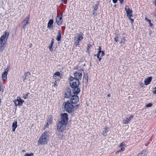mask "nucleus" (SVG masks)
Here are the masks:
<instances>
[{
  "instance_id": "obj_1",
  "label": "nucleus",
  "mask_w": 156,
  "mask_h": 156,
  "mask_svg": "<svg viewBox=\"0 0 156 156\" xmlns=\"http://www.w3.org/2000/svg\"><path fill=\"white\" fill-rule=\"evenodd\" d=\"M9 35V32L5 31L0 38V51L2 52L5 49L7 44V40Z\"/></svg>"
},
{
  "instance_id": "obj_2",
  "label": "nucleus",
  "mask_w": 156,
  "mask_h": 156,
  "mask_svg": "<svg viewBox=\"0 0 156 156\" xmlns=\"http://www.w3.org/2000/svg\"><path fill=\"white\" fill-rule=\"evenodd\" d=\"M49 134L48 131H46L44 132L40 137L38 140V143L41 145L47 144L49 137Z\"/></svg>"
},
{
  "instance_id": "obj_3",
  "label": "nucleus",
  "mask_w": 156,
  "mask_h": 156,
  "mask_svg": "<svg viewBox=\"0 0 156 156\" xmlns=\"http://www.w3.org/2000/svg\"><path fill=\"white\" fill-rule=\"evenodd\" d=\"M64 108L65 110L68 112H71L73 109V105L69 101H68L64 103Z\"/></svg>"
},
{
  "instance_id": "obj_4",
  "label": "nucleus",
  "mask_w": 156,
  "mask_h": 156,
  "mask_svg": "<svg viewBox=\"0 0 156 156\" xmlns=\"http://www.w3.org/2000/svg\"><path fill=\"white\" fill-rule=\"evenodd\" d=\"M70 84L72 88L78 87L79 85V81L77 80H75L73 77L70 76L69 78Z\"/></svg>"
},
{
  "instance_id": "obj_5",
  "label": "nucleus",
  "mask_w": 156,
  "mask_h": 156,
  "mask_svg": "<svg viewBox=\"0 0 156 156\" xmlns=\"http://www.w3.org/2000/svg\"><path fill=\"white\" fill-rule=\"evenodd\" d=\"M66 124L63 123V122H59L57 125V130L58 131L62 132L63 131L66 127Z\"/></svg>"
},
{
  "instance_id": "obj_6",
  "label": "nucleus",
  "mask_w": 156,
  "mask_h": 156,
  "mask_svg": "<svg viewBox=\"0 0 156 156\" xmlns=\"http://www.w3.org/2000/svg\"><path fill=\"white\" fill-rule=\"evenodd\" d=\"M74 78L75 80H81L82 76V74L81 71L77 70L76 72L74 73Z\"/></svg>"
},
{
  "instance_id": "obj_7",
  "label": "nucleus",
  "mask_w": 156,
  "mask_h": 156,
  "mask_svg": "<svg viewBox=\"0 0 156 156\" xmlns=\"http://www.w3.org/2000/svg\"><path fill=\"white\" fill-rule=\"evenodd\" d=\"M79 101V97L77 95H74L71 97L70 101L72 104H76Z\"/></svg>"
},
{
  "instance_id": "obj_8",
  "label": "nucleus",
  "mask_w": 156,
  "mask_h": 156,
  "mask_svg": "<svg viewBox=\"0 0 156 156\" xmlns=\"http://www.w3.org/2000/svg\"><path fill=\"white\" fill-rule=\"evenodd\" d=\"M62 120L60 122H63V123L66 124L68 121V115L66 113H64L61 114Z\"/></svg>"
},
{
  "instance_id": "obj_9",
  "label": "nucleus",
  "mask_w": 156,
  "mask_h": 156,
  "mask_svg": "<svg viewBox=\"0 0 156 156\" xmlns=\"http://www.w3.org/2000/svg\"><path fill=\"white\" fill-rule=\"evenodd\" d=\"M125 10L126 11L127 16L129 18H130L132 16V11L130 9L128 5H126L125 8Z\"/></svg>"
},
{
  "instance_id": "obj_10",
  "label": "nucleus",
  "mask_w": 156,
  "mask_h": 156,
  "mask_svg": "<svg viewBox=\"0 0 156 156\" xmlns=\"http://www.w3.org/2000/svg\"><path fill=\"white\" fill-rule=\"evenodd\" d=\"M24 101V100L21 99L19 97H17L16 100L14 101V102L16 105L22 106Z\"/></svg>"
},
{
  "instance_id": "obj_11",
  "label": "nucleus",
  "mask_w": 156,
  "mask_h": 156,
  "mask_svg": "<svg viewBox=\"0 0 156 156\" xmlns=\"http://www.w3.org/2000/svg\"><path fill=\"white\" fill-rule=\"evenodd\" d=\"M62 13L61 14L58 16H57L56 18V21L57 24L59 25H61L62 23L63 20L62 19Z\"/></svg>"
},
{
  "instance_id": "obj_12",
  "label": "nucleus",
  "mask_w": 156,
  "mask_h": 156,
  "mask_svg": "<svg viewBox=\"0 0 156 156\" xmlns=\"http://www.w3.org/2000/svg\"><path fill=\"white\" fill-rule=\"evenodd\" d=\"M9 68L7 67L5 70L4 72L2 73V78L3 80L5 81L7 79V76L9 71Z\"/></svg>"
},
{
  "instance_id": "obj_13",
  "label": "nucleus",
  "mask_w": 156,
  "mask_h": 156,
  "mask_svg": "<svg viewBox=\"0 0 156 156\" xmlns=\"http://www.w3.org/2000/svg\"><path fill=\"white\" fill-rule=\"evenodd\" d=\"M30 18V16H27L26 18L23 20V28L24 29L29 24V19Z\"/></svg>"
},
{
  "instance_id": "obj_14",
  "label": "nucleus",
  "mask_w": 156,
  "mask_h": 156,
  "mask_svg": "<svg viewBox=\"0 0 156 156\" xmlns=\"http://www.w3.org/2000/svg\"><path fill=\"white\" fill-rule=\"evenodd\" d=\"M72 88L73 89L72 91L74 94H77L80 92V89L78 87H76Z\"/></svg>"
},
{
  "instance_id": "obj_15",
  "label": "nucleus",
  "mask_w": 156,
  "mask_h": 156,
  "mask_svg": "<svg viewBox=\"0 0 156 156\" xmlns=\"http://www.w3.org/2000/svg\"><path fill=\"white\" fill-rule=\"evenodd\" d=\"M134 117L133 115H131L130 116L129 118H126L124 119L122 122L123 123V124H128L129 122L131 120V119Z\"/></svg>"
},
{
  "instance_id": "obj_16",
  "label": "nucleus",
  "mask_w": 156,
  "mask_h": 156,
  "mask_svg": "<svg viewBox=\"0 0 156 156\" xmlns=\"http://www.w3.org/2000/svg\"><path fill=\"white\" fill-rule=\"evenodd\" d=\"M152 78L151 76L148 77L144 80V84L147 85L149 84L152 80Z\"/></svg>"
},
{
  "instance_id": "obj_17",
  "label": "nucleus",
  "mask_w": 156,
  "mask_h": 156,
  "mask_svg": "<svg viewBox=\"0 0 156 156\" xmlns=\"http://www.w3.org/2000/svg\"><path fill=\"white\" fill-rule=\"evenodd\" d=\"M109 128L107 126H105L104 128V130L103 131L102 134L103 135L105 136L107 135L108 133Z\"/></svg>"
},
{
  "instance_id": "obj_18",
  "label": "nucleus",
  "mask_w": 156,
  "mask_h": 156,
  "mask_svg": "<svg viewBox=\"0 0 156 156\" xmlns=\"http://www.w3.org/2000/svg\"><path fill=\"white\" fill-rule=\"evenodd\" d=\"M30 76V73L29 72H27L24 74L23 77L24 78V80H27Z\"/></svg>"
},
{
  "instance_id": "obj_19",
  "label": "nucleus",
  "mask_w": 156,
  "mask_h": 156,
  "mask_svg": "<svg viewBox=\"0 0 156 156\" xmlns=\"http://www.w3.org/2000/svg\"><path fill=\"white\" fill-rule=\"evenodd\" d=\"M53 20H50L48 22V23L47 27L48 28H52L53 27Z\"/></svg>"
},
{
  "instance_id": "obj_20",
  "label": "nucleus",
  "mask_w": 156,
  "mask_h": 156,
  "mask_svg": "<svg viewBox=\"0 0 156 156\" xmlns=\"http://www.w3.org/2000/svg\"><path fill=\"white\" fill-rule=\"evenodd\" d=\"M83 34L82 32H80L79 34H78V37L77 39L78 41H81L83 38Z\"/></svg>"
},
{
  "instance_id": "obj_21",
  "label": "nucleus",
  "mask_w": 156,
  "mask_h": 156,
  "mask_svg": "<svg viewBox=\"0 0 156 156\" xmlns=\"http://www.w3.org/2000/svg\"><path fill=\"white\" fill-rule=\"evenodd\" d=\"M61 32L60 30H59L58 31V34L56 40L58 41H59L61 40Z\"/></svg>"
},
{
  "instance_id": "obj_22",
  "label": "nucleus",
  "mask_w": 156,
  "mask_h": 156,
  "mask_svg": "<svg viewBox=\"0 0 156 156\" xmlns=\"http://www.w3.org/2000/svg\"><path fill=\"white\" fill-rule=\"evenodd\" d=\"M17 121H15L14 122L12 125V131L13 132H14L15 131L17 127Z\"/></svg>"
},
{
  "instance_id": "obj_23",
  "label": "nucleus",
  "mask_w": 156,
  "mask_h": 156,
  "mask_svg": "<svg viewBox=\"0 0 156 156\" xmlns=\"http://www.w3.org/2000/svg\"><path fill=\"white\" fill-rule=\"evenodd\" d=\"M92 45L91 44H89L88 45L87 48V52H88L89 53L92 51Z\"/></svg>"
},
{
  "instance_id": "obj_24",
  "label": "nucleus",
  "mask_w": 156,
  "mask_h": 156,
  "mask_svg": "<svg viewBox=\"0 0 156 156\" xmlns=\"http://www.w3.org/2000/svg\"><path fill=\"white\" fill-rule=\"evenodd\" d=\"M71 96V93L70 92H67L65 94V98H69Z\"/></svg>"
},
{
  "instance_id": "obj_25",
  "label": "nucleus",
  "mask_w": 156,
  "mask_h": 156,
  "mask_svg": "<svg viewBox=\"0 0 156 156\" xmlns=\"http://www.w3.org/2000/svg\"><path fill=\"white\" fill-rule=\"evenodd\" d=\"M47 122V123H49V124H51L52 123V119L50 118H48Z\"/></svg>"
},
{
  "instance_id": "obj_26",
  "label": "nucleus",
  "mask_w": 156,
  "mask_h": 156,
  "mask_svg": "<svg viewBox=\"0 0 156 156\" xmlns=\"http://www.w3.org/2000/svg\"><path fill=\"white\" fill-rule=\"evenodd\" d=\"M60 73L58 72H56L54 74V75L55 76H59L60 78V79H61V77L60 76Z\"/></svg>"
},
{
  "instance_id": "obj_27",
  "label": "nucleus",
  "mask_w": 156,
  "mask_h": 156,
  "mask_svg": "<svg viewBox=\"0 0 156 156\" xmlns=\"http://www.w3.org/2000/svg\"><path fill=\"white\" fill-rule=\"evenodd\" d=\"M80 41H78V40L76 39V41L74 42V44L76 46L80 45Z\"/></svg>"
},
{
  "instance_id": "obj_28",
  "label": "nucleus",
  "mask_w": 156,
  "mask_h": 156,
  "mask_svg": "<svg viewBox=\"0 0 156 156\" xmlns=\"http://www.w3.org/2000/svg\"><path fill=\"white\" fill-rule=\"evenodd\" d=\"M58 136L60 138H62V139H63V138L64 137H63V135H62V134L61 133H59L58 134Z\"/></svg>"
},
{
  "instance_id": "obj_29",
  "label": "nucleus",
  "mask_w": 156,
  "mask_h": 156,
  "mask_svg": "<svg viewBox=\"0 0 156 156\" xmlns=\"http://www.w3.org/2000/svg\"><path fill=\"white\" fill-rule=\"evenodd\" d=\"M125 150V148L124 147H122L121 148V149L120 150L118 151L117 152H116V153H118L119 152H122L123 151H124Z\"/></svg>"
},
{
  "instance_id": "obj_30",
  "label": "nucleus",
  "mask_w": 156,
  "mask_h": 156,
  "mask_svg": "<svg viewBox=\"0 0 156 156\" xmlns=\"http://www.w3.org/2000/svg\"><path fill=\"white\" fill-rule=\"evenodd\" d=\"M152 106V104L151 103H149L146 105V107L147 108L151 107Z\"/></svg>"
},
{
  "instance_id": "obj_31",
  "label": "nucleus",
  "mask_w": 156,
  "mask_h": 156,
  "mask_svg": "<svg viewBox=\"0 0 156 156\" xmlns=\"http://www.w3.org/2000/svg\"><path fill=\"white\" fill-rule=\"evenodd\" d=\"M148 22L149 23L150 26L151 27H152L153 24L151 23V20L150 19H149V20H148Z\"/></svg>"
},
{
  "instance_id": "obj_32",
  "label": "nucleus",
  "mask_w": 156,
  "mask_h": 156,
  "mask_svg": "<svg viewBox=\"0 0 156 156\" xmlns=\"http://www.w3.org/2000/svg\"><path fill=\"white\" fill-rule=\"evenodd\" d=\"M61 1L62 3H64L65 4H67V0H61Z\"/></svg>"
},
{
  "instance_id": "obj_33",
  "label": "nucleus",
  "mask_w": 156,
  "mask_h": 156,
  "mask_svg": "<svg viewBox=\"0 0 156 156\" xmlns=\"http://www.w3.org/2000/svg\"><path fill=\"white\" fill-rule=\"evenodd\" d=\"M34 154L32 153L30 154H25V156H32Z\"/></svg>"
},
{
  "instance_id": "obj_34",
  "label": "nucleus",
  "mask_w": 156,
  "mask_h": 156,
  "mask_svg": "<svg viewBox=\"0 0 156 156\" xmlns=\"http://www.w3.org/2000/svg\"><path fill=\"white\" fill-rule=\"evenodd\" d=\"M53 86L54 87H56L57 86V81L55 80V82L53 83Z\"/></svg>"
},
{
  "instance_id": "obj_35",
  "label": "nucleus",
  "mask_w": 156,
  "mask_h": 156,
  "mask_svg": "<svg viewBox=\"0 0 156 156\" xmlns=\"http://www.w3.org/2000/svg\"><path fill=\"white\" fill-rule=\"evenodd\" d=\"M126 146V145L125 144H124L123 143H122L120 144L119 145V147H125Z\"/></svg>"
},
{
  "instance_id": "obj_36",
  "label": "nucleus",
  "mask_w": 156,
  "mask_h": 156,
  "mask_svg": "<svg viewBox=\"0 0 156 156\" xmlns=\"http://www.w3.org/2000/svg\"><path fill=\"white\" fill-rule=\"evenodd\" d=\"M154 90H153L152 92L154 94H156V87H155L154 88Z\"/></svg>"
},
{
  "instance_id": "obj_37",
  "label": "nucleus",
  "mask_w": 156,
  "mask_h": 156,
  "mask_svg": "<svg viewBox=\"0 0 156 156\" xmlns=\"http://www.w3.org/2000/svg\"><path fill=\"white\" fill-rule=\"evenodd\" d=\"M52 45H51V44L48 47L49 48L51 51H52Z\"/></svg>"
},
{
  "instance_id": "obj_38",
  "label": "nucleus",
  "mask_w": 156,
  "mask_h": 156,
  "mask_svg": "<svg viewBox=\"0 0 156 156\" xmlns=\"http://www.w3.org/2000/svg\"><path fill=\"white\" fill-rule=\"evenodd\" d=\"M101 53V52H100V51H99L98 52V53H97V54L96 55H97V57L98 58H99V57L100 56V53Z\"/></svg>"
},
{
  "instance_id": "obj_39",
  "label": "nucleus",
  "mask_w": 156,
  "mask_h": 156,
  "mask_svg": "<svg viewBox=\"0 0 156 156\" xmlns=\"http://www.w3.org/2000/svg\"><path fill=\"white\" fill-rule=\"evenodd\" d=\"M101 53V57H102L105 55L104 52L103 51H102Z\"/></svg>"
},
{
  "instance_id": "obj_40",
  "label": "nucleus",
  "mask_w": 156,
  "mask_h": 156,
  "mask_svg": "<svg viewBox=\"0 0 156 156\" xmlns=\"http://www.w3.org/2000/svg\"><path fill=\"white\" fill-rule=\"evenodd\" d=\"M50 124H49V123H47V122L45 126V127L44 129H45V128H48V126H49V125Z\"/></svg>"
},
{
  "instance_id": "obj_41",
  "label": "nucleus",
  "mask_w": 156,
  "mask_h": 156,
  "mask_svg": "<svg viewBox=\"0 0 156 156\" xmlns=\"http://www.w3.org/2000/svg\"><path fill=\"white\" fill-rule=\"evenodd\" d=\"M94 10H96L98 8V6H97V5H95V7H94Z\"/></svg>"
},
{
  "instance_id": "obj_42",
  "label": "nucleus",
  "mask_w": 156,
  "mask_h": 156,
  "mask_svg": "<svg viewBox=\"0 0 156 156\" xmlns=\"http://www.w3.org/2000/svg\"><path fill=\"white\" fill-rule=\"evenodd\" d=\"M53 40V39H52L51 42V45H53V44L54 43Z\"/></svg>"
},
{
  "instance_id": "obj_43",
  "label": "nucleus",
  "mask_w": 156,
  "mask_h": 156,
  "mask_svg": "<svg viewBox=\"0 0 156 156\" xmlns=\"http://www.w3.org/2000/svg\"><path fill=\"white\" fill-rule=\"evenodd\" d=\"M93 14L94 15H96V13L95 12V10H93Z\"/></svg>"
},
{
  "instance_id": "obj_44",
  "label": "nucleus",
  "mask_w": 156,
  "mask_h": 156,
  "mask_svg": "<svg viewBox=\"0 0 156 156\" xmlns=\"http://www.w3.org/2000/svg\"><path fill=\"white\" fill-rule=\"evenodd\" d=\"M118 38V37H117V38H114V41L116 42H117L118 41V40L117 39V38Z\"/></svg>"
},
{
  "instance_id": "obj_45",
  "label": "nucleus",
  "mask_w": 156,
  "mask_h": 156,
  "mask_svg": "<svg viewBox=\"0 0 156 156\" xmlns=\"http://www.w3.org/2000/svg\"><path fill=\"white\" fill-rule=\"evenodd\" d=\"M119 0V1L120 3L121 4H122V3L123 2V1H124V0Z\"/></svg>"
},
{
  "instance_id": "obj_46",
  "label": "nucleus",
  "mask_w": 156,
  "mask_h": 156,
  "mask_svg": "<svg viewBox=\"0 0 156 156\" xmlns=\"http://www.w3.org/2000/svg\"><path fill=\"white\" fill-rule=\"evenodd\" d=\"M118 0H112L113 2L114 3H115L117 2Z\"/></svg>"
},
{
  "instance_id": "obj_47",
  "label": "nucleus",
  "mask_w": 156,
  "mask_h": 156,
  "mask_svg": "<svg viewBox=\"0 0 156 156\" xmlns=\"http://www.w3.org/2000/svg\"><path fill=\"white\" fill-rule=\"evenodd\" d=\"M27 98V95H24L23 97V98L25 99H26Z\"/></svg>"
},
{
  "instance_id": "obj_48",
  "label": "nucleus",
  "mask_w": 156,
  "mask_h": 156,
  "mask_svg": "<svg viewBox=\"0 0 156 156\" xmlns=\"http://www.w3.org/2000/svg\"><path fill=\"white\" fill-rule=\"evenodd\" d=\"M98 50L99 51L101 52L102 51L101 50V48L100 46L99 47V48H98Z\"/></svg>"
},
{
  "instance_id": "obj_49",
  "label": "nucleus",
  "mask_w": 156,
  "mask_h": 156,
  "mask_svg": "<svg viewBox=\"0 0 156 156\" xmlns=\"http://www.w3.org/2000/svg\"><path fill=\"white\" fill-rule=\"evenodd\" d=\"M145 20L147 21V22H148V20H149V19H148L147 17H145Z\"/></svg>"
},
{
  "instance_id": "obj_50",
  "label": "nucleus",
  "mask_w": 156,
  "mask_h": 156,
  "mask_svg": "<svg viewBox=\"0 0 156 156\" xmlns=\"http://www.w3.org/2000/svg\"><path fill=\"white\" fill-rule=\"evenodd\" d=\"M53 77L54 78L55 80H56L57 79L56 76L53 75Z\"/></svg>"
},
{
  "instance_id": "obj_51",
  "label": "nucleus",
  "mask_w": 156,
  "mask_h": 156,
  "mask_svg": "<svg viewBox=\"0 0 156 156\" xmlns=\"http://www.w3.org/2000/svg\"><path fill=\"white\" fill-rule=\"evenodd\" d=\"M1 83H0V91H1V88H2V87H1Z\"/></svg>"
},
{
  "instance_id": "obj_52",
  "label": "nucleus",
  "mask_w": 156,
  "mask_h": 156,
  "mask_svg": "<svg viewBox=\"0 0 156 156\" xmlns=\"http://www.w3.org/2000/svg\"><path fill=\"white\" fill-rule=\"evenodd\" d=\"M99 58V62H100L101 61V58H99H99Z\"/></svg>"
},
{
  "instance_id": "obj_53",
  "label": "nucleus",
  "mask_w": 156,
  "mask_h": 156,
  "mask_svg": "<svg viewBox=\"0 0 156 156\" xmlns=\"http://www.w3.org/2000/svg\"><path fill=\"white\" fill-rule=\"evenodd\" d=\"M111 96V95L110 94H108L107 95V97H110Z\"/></svg>"
},
{
  "instance_id": "obj_54",
  "label": "nucleus",
  "mask_w": 156,
  "mask_h": 156,
  "mask_svg": "<svg viewBox=\"0 0 156 156\" xmlns=\"http://www.w3.org/2000/svg\"><path fill=\"white\" fill-rule=\"evenodd\" d=\"M32 44H31L30 45V48H31L32 47Z\"/></svg>"
},
{
  "instance_id": "obj_55",
  "label": "nucleus",
  "mask_w": 156,
  "mask_h": 156,
  "mask_svg": "<svg viewBox=\"0 0 156 156\" xmlns=\"http://www.w3.org/2000/svg\"><path fill=\"white\" fill-rule=\"evenodd\" d=\"M130 20L132 21V23L133 22V19H130Z\"/></svg>"
},
{
  "instance_id": "obj_56",
  "label": "nucleus",
  "mask_w": 156,
  "mask_h": 156,
  "mask_svg": "<svg viewBox=\"0 0 156 156\" xmlns=\"http://www.w3.org/2000/svg\"><path fill=\"white\" fill-rule=\"evenodd\" d=\"M154 4L156 6V1H155V2L154 3Z\"/></svg>"
},
{
  "instance_id": "obj_57",
  "label": "nucleus",
  "mask_w": 156,
  "mask_h": 156,
  "mask_svg": "<svg viewBox=\"0 0 156 156\" xmlns=\"http://www.w3.org/2000/svg\"><path fill=\"white\" fill-rule=\"evenodd\" d=\"M26 95H27V97L28 95V94L27 93L26 94Z\"/></svg>"
},
{
  "instance_id": "obj_58",
  "label": "nucleus",
  "mask_w": 156,
  "mask_h": 156,
  "mask_svg": "<svg viewBox=\"0 0 156 156\" xmlns=\"http://www.w3.org/2000/svg\"><path fill=\"white\" fill-rule=\"evenodd\" d=\"M114 7H116V5H115L114 6Z\"/></svg>"
},
{
  "instance_id": "obj_59",
  "label": "nucleus",
  "mask_w": 156,
  "mask_h": 156,
  "mask_svg": "<svg viewBox=\"0 0 156 156\" xmlns=\"http://www.w3.org/2000/svg\"><path fill=\"white\" fill-rule=\"evenodd\" d=\"M137 156H140V154H139Z\"/></svg>"
}]
</instances>
